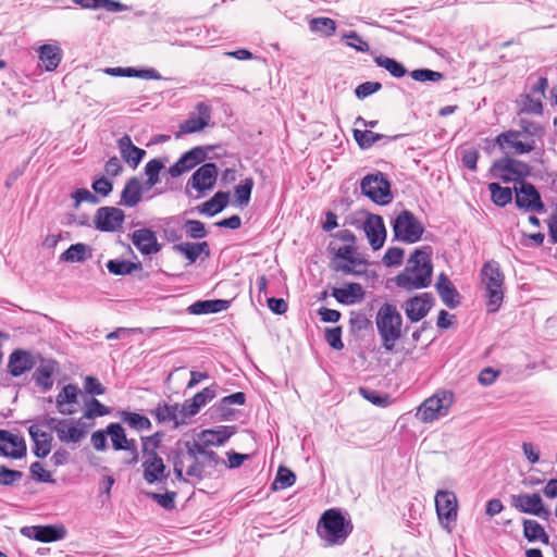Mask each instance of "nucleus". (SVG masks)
Instances as JSON below:
<instances>
[{
    "label": "nucleus",
    "mask_w": 557,
    "mask_h": 557,
    "mask_svg": "<svg viewBox=\"0 0 557 557\" xmlns=\"http://www.w3.org/2000/svg\"><path fill=\"white\" fill-rule=\"evenodd\" d=\"M363 230L373 250H379L383 247L386 230L381 215L370 214L363 224Z\"/></svg>",
    "instance_id": "nucleus-21"
},
{
    "label": "nucleus",
    "mask_w": 557,
    "mask_h": 557,
    "mask_svg": "<svg viewBox=\"0 0 557 557\" xmlns=\"http://www.w3.org/2000/svg\"><path fill=\"white\" fill-rule=\"evenodd\" d=\"M107 433L111 438L112 447L114 450H122V445L126 438L124 428L116 422L107 425Z\"/></svg>",
    "instance_id": "nucleus-52"
},
{
    "label": "nucleus",
    "mask_w": 557,
    "mask_h": 557,
    "mask_svg": "<svg viewBox=\"0 0 557 557\" xmlns=\"http://www.w3.org/2000/svg\"><path fill=\"white\" fill-rule=\"evenodd\" d=\"M119 148L122 158L132 170H135L146 156V150L135 146L128 135H124L119 139Z\"/></svg>",
    "instance_id": "nucleus-28"
},
{
    "label": "nucleus",
    "mask_w": 557,
    "mask_h": 557,
    "mask_svg": "<svg viewBox=\"0 0 557 557\" xmlns=\"http://www.w3.org/2000/svg\"><path fill=\"white\" fill-rule=\"evenodd\" d=\"M164 433L156 432L149 436H141V451L143 456H150V454H158V448H160Z\"/></svg>",
    "instance_id": "nucleus-46"
},
{
    "label": "nucleus",
    "mask_w": 557,
    "mask_h": 557,
    "mask_svg": "<svg viewBox=\"0 0 557 557\" xmlns=\"http://www.w3.org/2000/svg\"><path fill=\"white\" fill-rule=\"evenodd\" d=\"M23 472L20 470L10 469L7 466H0V485L12 486L23 478Z\"/></svg>",
    "instance_id": "nucleus-57"
},
{
    "label": "nucleus",
    "mask_w": 557,
    "mask_h": 557,
    "mask_svg": "<svg viewBox=\"0 0 557 557\" xmlns=\"http://www.w3.org/2000/svg\"><path fill=\"white\" fill-rule=\"evenodd\" d=\"M374 63L386 70L395 78H401L409 73L401 62L384 54L374 57Z\"/></svg>",
    "instance_id": "nucleus-40"
},
{
    "label": "nucleus",
    "mask_w": 557,
    "mask_h": 557,
    "mask_svg": "<svg viewBox=\"0 0 557 557\" xmlns=\"http://www.w3.org/2000/svg\"><path fill=\"white\" fill-rule=\"evenodd\" d=\"M230 301L224 299L198 300L188 307L191 314L216 313L226 310Z\"/></svg>",
    "instance_id": "nucleus-37"
},
{
    "label": "nucleus",
    "mask_w": 557,
    "mask_h": 557,
    "mask_svg": "<svg viewBox=\"0 0 557 557\" xmlns=\"http://www.w3.org/2000/svg\"><path fill=\"white\" fill-rule=\"evenodd\" d=\"M143 195V186L136 176H133L125 184L121 194V205L126 207H135L140 200Z\"/></svg>",
    "instance_id": "nucleus-36"
},
{
    "label": "nucleus",
    "mask_w": 557,
    "mask_h": 557,
    "mask_svg": "<svg viewBox=\"0 0 557 557\" xmlns=\"http://www.w3.org/2000/svg\"><path fill=\"white\" fill-rule=\"evenodd\" d=\"M375 326L386 354L397 352L396 344L403 335V317L393 304H383L375 315Z\"/></svg>",
    "instance_id": "nucleus-3"
},
{
    "label": "nucleus",
    "mask_w": 557,
    "mask_h": 557,
    "mask_svg": "<svg viewBox=\"0 0 557 557\" xmlns=\"http://www.w3.org/2000/svg\"><path fill=\"white\" fill-rule=\"evenodd\" d=\"M332 296L343 305H354L364 298V290L359 283H347L345 287L333 288Z\"/></svg>",
    "instance_id": "nucleus-29"
},
{
    "label": "nucleus",
    "mask_w": 557,
    "mask_h": 557,
    "mask_svg": "<svg viewBox=\"0 0 557 557\" xmlns=\"http://www.w3.org/2000/svg\"><path fill=\"white\" fill-rule=\"evenodd\" d=\"M405 251L400 247H389L384 257H383V263L386 267H394V265H400L404 260Z\"/></svg>",
    "instance_id": "nucleus-61"
},
{
    "label": "nucleus",
    "mask_w": 557,
    "mask_h": 557,
    "mask_svg": "<svg viewBox=\"0 0 557 557\" xmlns=\"http://www.w3.org/2000/svg\"><path fill=\"white\" fill-rule=\"evenodd\" d=\"M218 176H190L186 183L185 194L196 199L205 196L207 190L213 189Z\"/></svg>",
    "instance_id": "nucleus-30"
},
{
    "label": "nucleus",
    "mask_w": 557,
    "mask_h": 557,
    "mask_svg": "<svg viewBox=\"0 0 557 557\" xmlns=\"http://www.w3.org/2000/svg\"><path fill=\"white\" fill-rule=\"evenodd\" d=\"M36 366V360L32 351L22 348L14 349L8 360V372L14 376L30 371Z\"/></svg>",
    "instance_id": "nucleus-20"
},
{
    "label": "nucleus",
    "mask_w": 557,
    "mask_h": 557,
    "mask_svg": "<svg viewBox=\"0 0 557 557\" xmlns=\"http://www.w3.org/2000/svg\"><path fill=\"white\" fill-rule=\"evenodd\" d=\"M108 271L113 275H127L143 268L140 262L128 260L111 259L107 262Z\"/></svg>",
    "instance_id": "nucleus-43"
},
{
    "label": "nucleus",
    "mask_w": 557,
    "mask_h": 557,
    "mask_svg": "<svg viewBox=\"0 0 557 557\" xmlns=\"http://www.w3.org/2000/svg\"><path fill=\"white\" fill-rule=\"evenodd\" d=\"M172 249L176 253L183 255L188 260V262L190 264L195 263L197 261V259L199 258V255H198V251L196 248V244L191 243V242L175 244L172 247Z\"/></svg>",
    "instance_id": "nucleus-55"
},
{
    "label": "nucleus",
    "mask_w": 557,
    "mask_h": 557,
    "mask_svg": "<svg viewBox=\"0 0 557 557\" xmlns=\"http://www.w3.org/2000/svg\"><path fill=\"white\" fill-rule=\"evenodd\" d=\"M21 533L32 540L50 543L63 540L66 535V530L63 525H30L23 527Z\"/></svg>",
    "instance_id": "nucleus-17"
},
{
    "label": "nucleus",
    "mask_w": 557,
    "mask_h": 557,
    "mask_svg": "<svg viewBox=\"0 0 557 557\" xmlns=\"http://www.w3.org/2000/svg\"><path fill=\"white\" fill-rule=\"evenodd\" d=\"M230 201V194L227 191H218L208 201L197 207L200 214L213 216L223 211Z\"/></svg>",
    "instance_id": "nucleus-35"
},
{
    "label": "nucleus",
    "mask_w": 557,
    "mask_h": 557,
    "mask_svg": "<svg viewBox=\"0 0 557 557\" xmlns=\"http://www.w3.org/2000/svg\"><path fill=\"white\" fill-rule=\"evenodd\" d=\"M434 305V297L431 293H422L409 298L405 305V312L411 322L422 320Z\"/></svg>",
    "instance_id": "nucleus-18"
},
{
    "label": "nucleus",
    "mask_w": 557,
    "mask_h": 557,
    "mask_svg": "<svg viewBox=\"0 0 557 557\" xmlns=\"http://www.w3.org/2000/svg\"><path fill=\"white\" fill-rule=\"evenodd\" d=\"M435 508L442 527L450 531L449 524L457 520L458 500L454 492L437 491L435 495Z\"/></svg>",
    "instance_id": "nucleus-12"
},
{
    "label": "nucleus",
    "mask_w": 557,
    "mask_h": 557,
    "mask_svg": "<svg viewBox=\"0 0 557 557\" xmlns=\"http://www.w3.org/2000/svg\"><path fill=\"white\" fill-rule=\"evenodd\" d=\"M234 433L235 426L221 425L216 429L201 431L198 435L199 441L184 442L187 457L193 460L186 470V475L197 478L198 480L205 478V462L200 461L198 455H205L210 462L224 463V460L215 451L208 449V447L223 445Z\"/></svg>",
    "instance_id": "nucleus-1"
},
{
    "label": "nucleus",
    "mask_w": 557,
    "mask_h": 557,
    "mask_svg": "<svg viewBox=\"0 0 557 557\" xmlns=\"http://www.w3.org/2000/svg\"><path fill=\"white\" fill-rule=\"evenodd\" d=\"M488 174H532V168L527 162L505 156L492 164Z\"/></svg>",
    "instance_id": "nucleus-23"
},
{
    "label": "nucleus",
    "mask_w": 557,
    "mask_h": 557,
    "mask_svg": "<svg viewBox=\"0 0 557 557\" xmlns=\"http://www.w3.org/2000/svg\"><path fill=\"white\" fill-rule=\"evenodd\" d=\"M143 457V476L148 484L164 483L170 478L171 471L168 470L159 454H150V456Z\"/></svg>",
    "instance_id": "nucleus-16"
},
{
    "label": "nucleus",
    "mask_w": 557,
    "mask_h": 557,
    "mask_svg": "<svg viewBox=\"0 0 557 557\" xmlns=\"http://www.w3.org/2000/svg\"><path fill=\"white\" fill-rule=\"evenodd\" d=\"M410 77L420 83H437L444 78V74L437 71H433L431 69H417L408 73Z\"/></svg>",
    "instance_id": "nucleus-49"
},
{
    "label": "nucleus",
    "mask_w": 557,
    "mask_h": 557,
    "mask_svg": "<svg viewBox=\"0 0 557 557\" xmlns=\"http://www.w3.org/2000/svg\"><path fill=\"white\" fill-rule=\"evenodd\" d=\"M134 246L143 255H152L161 250L156 233L150 228H139L131 235Z\"/></svg>",
    "instance_id": "nucleus-24"
},
{
    "label": "nucleus",
    "mask_w": 557,
    "mask_h": 557,
    "mask_svg": "<svg viewBox=\"0 0 557 557\" xmlns=\"http://www.w3.org/2000/svg\"><path fill=\"white\" fill-rule=\"evenodd\" d=\"M39 65L47 72L54 71L62 60V49L58 45L45 44L37 49Z\"/></svg>",
    "instance_id": "nucleus-26"
},
{
    "label": "nucleus",
    "mask_w": 557,
    "mask_h": 557,
    "mask_svg": "<svg viewBox=\"0 0 557 557\" xmlns=\"http://www.w3.org/2000/svg\"><path fill=\"white\" fill-rule=\"evenodd\" d=\"M209 146H196L184 152L163 174H184L199 164L207 162Z\"/></svg>",
    "instance_id": "nucleus-13"
},
{
    "label": "nucleus",
    "mask_w": 557,
    "mask_h": 557,
    "mask_svg": "<svg viewBox=\"0 0 557 557\" xmlns=\"http://www.w3.org/2000/svg\"><path fill=\"white\" fill-rule=\"evenodd\" d=\"M548 227V242L550 244H557V202L554 203L553 212L546 220Z\"/></svg>",
    "instance_id": "nucleus-64"
},
{
    "label": "nucleus",
    "mask_w": 557,
    "mask_h": 557,
    "mask_svg": "<svg viewBox=\"0 0 557 557\" xmlns=\"http://www.w3.org/2000/svg\"><path fill=\"white\" fill-rule=\"evenodd\" d=\"M187 456L184 443L177 442L175 447L171 448L168 454V461L172 463L173 468L184 467V456Z\"/></svg>",
    "instance_id": "nucleus-63"
},
{
    "label": "nucleus",
    "mask_w": 557,
    "mask_h": 557,
    "mask_svg": "<svg viewBox=\"0 0 557 557\" xmlns=\"http://www.w3.org/2000/svg\"><path fill=\"white\" fill-rule=\"evenodd\" d=\"M522 133L519 131H506L497 135L494 139L495 145L504 151L505 156L529 153L535 149L533 138L521 140Z\"/></svg>",
    "instance_id": "nucleus-9"
},
{
    "label": "nucleus",
    "mask_w": 557,
    "mask_h": 557,
    "mask_svg": "<svg viewBox=\"0 0 557 557\" xmlns=\"http://www.w3.org/2000/svg\"><path fill=\"white\" fill-rule=\"evenodd\" d=\"M183 230L187 237L191 239H201L208 235L205 224L199 220H186L183 224Z\"/></svg>",
    "instance_id": "nucleus-53"
},
{
    "label": "nucleus",
    "mask_w": 557,
    "mask_h": 557,
    "mask_svg": "<svg viewBox=\"0 0 557 557\" xmlns=\"http://www.w3.org/2000/svg\"><path fill=\"white\" fill-rule=\"evenodd\" d=\"M296 482V474L285 467H280L275 476V480L272 483V490H284Z\"/></svg>",
    "instance_id": "nucleus-47"
},
{
    "label": "nucleus",
    "mask_w": 557,
    "mask_h": 557,
    "mask_svg": "<svg viewBox=\"0 0 557 557\" xmlns=\"http://www.w3.org/2000/svg\"><path fill=\"white\" fill-rule=\"evenodd\" d=\"M64 425H60L58 428L57 434L61 442L64 443H78L82 438L86 436V430L85 424L81 423V421H77L76 424H74L70 420H62Z\"/></svg>",
    "instance_id": "nucleus-33"
},
{
    "label": "nucleus",
    "mask_w": 557,
    "mask_h": 557,
    "mask_svg": "<svg viewBox=\"0 0 557 557\" xmlns=\"http://www.w3.org/2000/svg\"><path fill=\"white\" fill-rule=\"evenodd\" d=\"M216 389H218L216 384H212L208 387H205L202 391L196 393L191 397V400L200 409L201 407L206 406L207 403H209L216 396Z\"/></svg>",
    "instance_id": "nucleus-58"
},
{
    "label": "nucleus",
    "mask_w": 557,
    "mask_h": 557,
    "mask_svg": "<svg viewBox=\"0 0 557 557\" xmlns=\"http://www.w3.org/2000/svg\"><path fill=\"white\" fill-rule=\"evenodd\" d=\"M79 393V388L77 385L67 384L65 385L60 393L57 395V408L58 411L62 414H72L74 413V409L69 407L67 405L76 404L77 396Z\"/></svg>",
    "instance_id": "nucleus-34"
},
{
    "label": "nucleus",
    "mask_w": 557,
    "mask_h": 557,
    "mask_svg": "<svg viewBox=\"0 0 557 557\" xmlns=\"http://www.w3.org/2000/svg\"><path fill=\"white\" fill-rule=\"evenodd\" d=\"M492 201L498 207H505L512 201V189L510 187H503L498 183H491L488 185Z\"/></svg>",
    "instance_id": "nucleus-44"
},
{
    "label": "nucleus",
    "mask_w": 557,
    "mask_h": 557,
    "mask_svg": "<svg viewBox=\"0 0 557 557\" xmlns=\"http://www.w3.org/2000/svg\"><path fill=\"white\" fill-rule=\"evenodd\" d=\"M482 282L486 287L487 311L496 312L504 298V274L499 263L495 260L486 261L481 269Z\"/></svg>",
    "instance_id": "nucleus-6"
},
{
    "label": "nucleus",
    "mask_w": 557,
    "mask_h": 557,
    "mask_svg": "<svg viewBox=\"0 0 557 557\" xmlns=\"http://www.w3.org/2000/svg\"><path fill=\"white\" fill-rule=\"evenodd\" d=\"M360 187L362 194L377 205H388L393 199L386 176H363Z\"/></svg>",
    "instance_id": "nucleus-11"
},
{
    "label": "nucleus",
    "mask_w": 557,
    "mask_h": 557,
    "mask_svg": "<svg viewBox=\"0 0 557 557\" xmlns=\"http://www.w3.org/2000/svg\"><path fill=\"white\" fill-rule=\"evenodd\" d=\"M368 262L361 258L357 252L352 255L346 261H333L332 269L335 272H342L344 274L360 276L366 272Z\"/></svg>",
    "instance_id": "nucleus-32"
},
{
    "label": "nucleus",
    "mask_w": 557,
    "mask_h": 557,
    "mask_svg": "<svg viewBox=\"0 0 557 557\" xmlns=\"http://www.w3.org/2000/svg\"><path fill=\"white\" fill-rule=\"evenodd\" d=\"M394 239L414 244L422 238L424 233L423 224L409 210L400 211L392 223Z\"/></svg>",
    "instance_id": "nucleus-8"
},
{
    "label": "nucleus",
    "mask_w": 557,
    "mask_h": 557,
    "mask_svg": "<svg viewBox=\"0 0 557 557\" xmlns=\"http://www.w3.org/2000/svg\"><path fill=\"white\" fill-rule=\"evenodd\" d=\"M543 530H544V528L536 520H532V519L523 520V536L529 542H537Z\"/></svg>",
    "instance_id": "nucleus-56"
},
{
    "label": "nucleus",
    "mask_w": 557,
    "mask_h": 557,
    "mask_svg": "<svg viewBox=\"0 0 557 557\" xmlns=\"http://www.w3.org/2000/svg\"><path fill=\"white\" fill-rule=\"evenodd\" d=\"M431 255V246L417 248L409 257L404 271L395 276V284L406 290L421 289L430 286L433 274Z\"/></svg>",
    "instance_id": "nucleus-2"
},
{
    "label": "nucleus",
    "mask_w": 557,
    "mask_h": 557,
    "mask_svg": "<svg viewBox=\"0 0 557 557\" xmlns=\"http://www.w3.org/2000/svg\"><path fill=\"white\" fill-rule=\"evenodd\" d=\"M253 188V181L251 177H246L244 181H242L237 186H235V201L237 206L239 207H246L248 206L250 198H251V191Z\"/></svg>",
    "instance_id": "nucleus-45"
},
{
    "label": "nucleus",
    "mask_w": 557,
    "mask_h": 557,
    "mask_svg": "<svg viewBox=\"0 0 557 557\" xmlns=\"http://www.w3.org/2000/svg\"><path fill=\"white\" fill-rule=\"evenodd\" d=\"M435 288L446 307L454 309L460 305V294L445 273L438 275Z\"/></svg>",
    "instance_id": "nucleus-25"
},
{
    "label": "nucleus",
    "mask_w": 557,
    "mask_h": 557,
    "mask_svg": "<svg viewBox=\"0 0 557 557\" xmlns=\"http://www.w3.org/2000/svg\"><path fill=\"white\" fill-rule=\"evenodd\" d=\"M150 414L154 417L158 423L172 422L174 428L184 424V419H180L178 404L170 405L165 401L157 404L154 409H151Z\"/></svg>",
    "instance_id": "nucleus-27"
},
{
    "label": "nucleus",
    "mask_w": 557,
    "mask_h": 557,
    "mask_svg": "<svg viewBox=\"0 0 557 557\" xmlns=\"http://www.w3.org/2000/svg\"><path fill=\"white\" fill-rule=\"evenodd\" d=\"M309 28L312 33L331 37L336 32V22L331 17H313L309 21Z\"/></svg>",
    "instance_id": "nucleus-42"
},
{
    "label": "nucleus",
    "mask_w": 557,
    "mask_h": 557,
    "mask_svg": "<svg viewBox=\"0 0 557 557\" xmlns=\"http://www.w3.org/2000/svg\"><path fill=\"white\" fill-rule=\"evenodd\" d=\"M30 475L34 480L42 483H54L55 480L51 473L44 469V466L39 461H35L29 467Z\"/></svg>",
    "instance_id": "nucleus-59"
},
{
    "label": "nucleus",
    "mask_w": 557,
    "mask_h": 557,
    "mask_svg": "<svg viewBox=\"0 0 557 557\" xmlns=\"http://www.w3.org/2000/svg\"><path fill=\"white\" fill-rule=\"evenodd\" d=\"M28 434L34 442V455L37 458L47 457L51 450L52 436L45 431H40L37 425H30Z\"/></svg>",
    "instance_id": "nucleus-31"
},
{
    "label": "nucleus",
    "mask_w": 557,
    "mask_h": 557,
    "mask_svg": "<svg viewBox=\"0 0 557 557\" xmlns=\"http://www.w3.org/2000/svg\"><path fill=\"white\" fill-rule=\"evenodd\" d=\"M381 89L382 84L380 82H364L355 88V96L359 100H363L364 98L377 92Z\"/></svg>",
    "instance_id": "nucleus-60"
},
{
    "label": "nucleus",
    "mask_w": 557,
    "mask_h": 557,
    "mask_svg": "<svg viewBox=\"0 0 557 557\" xmlns=\"http://www.w3.org/2000/svg\"><path fill=\"white\" fill-rule=\"evenodd\" d=\"M177 493L173 491H168L164 494L159 493H148V497L156 502L160 507L166 510H173L175 508V498Z\"/></svg>",
    "instance_id": "nucleus-54"
},
{
    "label": "nucleus",
    "mask_w": 557,
    "mask_h": 557,
    "mask_svg": "<svg viewBox=\"0 0 557 557\" xmlns=\"http://www.w3.org/2000/svg\"><path fill=\"white\" fill-rule=\"evenodd\" d=\"M342 40L358 52H368L370 45L356 30H349L342 35Z\"/></svg>",
    "instance_id": "nucleus-48"
},
{
    "label": "nucleus",
    "mask_w": 557,
    "mask_h": 557,
    "mask_svg": "<svg viewBox=\"0 0 557 557\" xmlns=\"http://www.w3.org/2000/svg\"><path fill=\"white\" fill-rule=\"evenodd\" d=\"M27 447L22 436L12 434L9 431L0 430V455L13 459H21L26 456Z\"/></svg>",
    "instance_id": "nucleus-19"
},
{
    "label": "nucleus",
    "mask_w": 557,
    "mask_h": 557,
    "mask_svg": "<svg viewBox=\"0 0 557 557\" xmlns=\"http://www.w3.org/2000/svg\"><path fill=\"white\" fill-rule=\"evenodd\" d=\"M325 341L333 349L342 350L344 348V343L342 341V327H326Z\"/></svg>",
    "instance_id": "nucleus-62"
},
{
    "label": "nucleus",
    "mask_w": 557,
    "mask_h": 557,
    "mask_svg": "<svg viewBox=\"0 0 557 557\" xmlns=\"http://www.w3.org/2000/svg\"><path fill=\"white\" fill-rule=\"evenodd\" d=\"M117 414L122 422L126 423L131 429L135 431H148L152 428L151 421L146 416L127 410H121Z\"/></svg>",
    "instance_id": "nucleus-41"
},
{
    "label": "nucleus",
    "mask_w": 557,
    "mask_h": 557,
    "mask_svg": "<svg viewBox=\"0 0 557 557\" xmlns=\"http://www.w3.org/2000/svg\"><path fill=\"white\" fill-rule=\"evenodd\" d=\"M510 504L518 511L548 519L550 510L547 509L539 493L511 495Z\"/></svg>",
    "instance_id": "nucleus-14"
},
{
    "label": "nucleus",
    "mask_w": 557,
    "mask_h": 557,
    "mask_svg": "<svg viewBox=\"0 0 557 557\" xmlns=\"http://www.w3.org/2000/svg\"><path fill=\"white\" fill-rule=\"evenodd\" d=\"M207 121L199 117H189L180 124V129L175 134L176 138H180L184 134H191L202 131L207 127Z\"/></svg>",
    "instance_id": "nucleus-51"
},
{
    "label": "nucleus",
    "mask_w": 557,
    "mask_h": 557,
    "mask_svg": "<svg viewBox=\"0 0 557 557\" xmlns=\"http://www.w3.org/2000/svg\"><path fill=\"white\" fill-rule=\"evenodd\" d=\"M111 409L101 404L97 398L91 397L86 403V409L84 410V418L95 419L97 417H103L110 414Z\"/></svg>",
    "instance_id": "nucleus-50"
},
{
    "label": "nucleus",
    "mask_w": 557,
    "mask_h": 557,
    "mask_svg": "<svg viewBox=\"0 0 557 557\" xmlns=\"http://www.w3.org/2000/svg\"><path fill=\"white\" fill-rule=\"evenodd\" d=\"M505 182H515L516 205L527 212H546L539 190L524 181L527 176H500Z\"/></svg>",
    "instance_id": "nucleus-7"
},
{
    "label": "nucleus",
    "mask_w": 557,
    "mask_h": 557,
    "mask_svg": "<svg viewBox=\"0 0 557 557\" xmlns=\"http://www.w3.org/2000/svg\"><path fill=\"white\" fill-rule=\"evenodd\" d=\"M354 525L350 519H346L339 509L325 510L317 524V534L325 543V546L343 545Z\"/></svg>",
    "instance_id": "nucleus-4"
},
{
    "label": "nucleus",
    "mask_w": 557,
    "mask_h": 557,
    "mask_svg": "<svg viewBox=\"0 0 557 557\" xmlns=\"http://www.w3.org/2000/svg\"><path fill=\"white\" fill-rule=\"evenodd\" d=\"M89 258H91V248L83 243L71 245L60 256V260L64 262H84Z\"/></svg>",
    "instance_id": "nucleus-39"
},
{
    "label": "nucleus",
    "mask_w": 557,
    "mask_h": 557,
    "mask_svg": "<svg viewBox=\"0 0 557 557\" xmlns=\"http://www.w3.org/2000/svg\"><path fill=\"white\" fill-rule=\"evenodd\" d=\"M401 136L403 135L386 136L384 134L374 133L370 129H354V138L361 149H369L381 139H386L391 141L396 140Z\"/></svg>",
    "instance_id": "nucleus-38"
},
{
    "label": "nucleus",
    "mask_w": 557,
    "mask_h": 557,
    "mask_svg": "<svg viewBox=\"0 0 557 557\" xmlns=\"http://www.w3.org/2000/svg\"><path fill=\"white\" fill-rule=\"evenodd\" d=\"M125 220L123 210L115 207H100L97 209L94 223L100 232H115L122 227Z\"/></svg>",
    "instance_id": "nucleus-15"
},
{
    "label": "nucleus",
    "mask_w": 557,
    "mask_h": 557,
    "mask_svg": "<svg viewBox=\"0 0 557 557\" xmlns=\"http://www.w3.org/2000/svg\"><path fill=\"white\" fill-rule=\"evenodd\" d=\"M209 158L193 174H236L240 160L222 145L209 146Z\"/></svg>",
    "instance_id": "nucleus-5"
},
{
    "label": "nucleus",
    "mask_w": 557,
    "mask_h": 557,
    "mask_svg": "<svg viewBox=\"0 0 557 557\" xmlns=\"http://www.w3.org/2000/svg\"><path fill=\"white\" fill-rule=\"evenodd\" d=\"M59 363L54 359L41 358L40 364L33 373V380L44 393L50 391L53 386V374L58 371Z\"/></svg>",
    "instance_id": "nucleus-22"
},
{
    "label": "nucleus",
    "mask_w": 557,
    "mask_h": 557,
    "mask_svg": "<svg viewBox=\"0 0 557 557\" xmlns=\"http://www.w3.org/2000/svg\"><path fill=\"white\" fill-rule=\"evenodd\" d=\"M451 394H435L425 399L418 408L417 417L424 423L433 422L448 413Z\"/></svg>",
    "instance_id": "nucleus-10"
}]
</instances>
